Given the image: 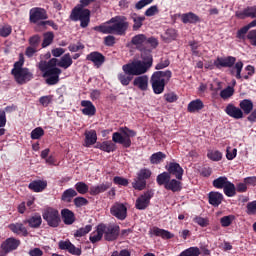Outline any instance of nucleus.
Segmentation results:
<instances>
[{
	"instance_id": "6ab92c4d",
	"label": "nucleus",
	"mask_w": 256,
	"mask_h": 256,
	"mask_svg": "<svg viewBox=\"0 0 256 256\" xmlns=\"http://www.w3.org/2000/svg\"><path fill=\"white\" fill-rule=\"evenodd\" d=\"M133 86L140 91H147V89H149V77L147 75H143L134 78Z\"/></svg>"
},
{
	"instance_id": "cd10ccee",
	"label": "nucleus",
	"mask_w": 256,
	"mask_h": 256,
	"mask_svg": "<svg viewBox=\"0 0 256 256\" xmlns=\"http://www.w3.org/2000/svg\"><path fill=\"white\" fill-rule=\"evenodd\" d=\"M164 189L172 191V193H179L183 189V184L177 179H170Z\"/></svg>"
},
{
	"instance_id": "e2e57ef3",
	"label": "nucleus",
	"mask_w": 256,
	"mask_h": 256,
	"mask_svg": "<svg viewBox=\"0 0 256 256\" xmlns=\"http://www.w3.org/2000/svg\"><path fill=\"white\" fill-rule=\"evenodd\" d=\"M246 213L247 215H256V200L247 204Z\"/></svg>"
},
{
	"instance_id": "0e129e2a",
	"label": "nucleus",
	"mask_w": 256,
	"mask_h": 256,
	"mask_svg": "<svg viewBox=\"0 0 256 256\" xmlns=\"http://www.w3.org/2000/svg\"><path fill=\"white\" fill-rule=\"evenodd\" d=\"M13 31V28L11 26L6 25L0 28V37H9Z\"/></svg>"
},
{
	"instance_id": "393cba45",
	"label": "nucleus",
	"mask_w": 256,
	"mask_h": 256,
	"mask_svg": "<svg viewBox=\"0 0 256 256\" xmlns=\"http://www.w3.org/2000/svg\"><path fill=\"white\" fill-rule=\"evenodd\" d=\"M8 227L10 231L16 235H22V237H27V235H29V231H27V228L23 223H12Z\"/></svg>"
},
{
	"instance_id": "72a5a7b5",
	"label": "nucleus",
	"mask_w": 256,
	"mask_h": 256,
	"mask_svg": "<svg viewBox=\"0 0 256 256\" xmlns=\"http://www.w3.org/2000/svg\"><path fill=\"white\" fill-rule=\"evenodd\" d=\"M89 239L91 243H99V241L103 239V229L101 227V224L97 226L96 231L90 234Z\"/></svg>"
},
{
	"instance_id": "7ed1b4c3",
	"label": "nucleus",
	"mask_w": 256,
	"mask_h": 256,
	"mask_svg": "<svg viewBox=\"0 0 256 256\" xmlns=\"http://www.w3.org/2000/svg\"><path fill=\"white\" fill-rule=\"evenodd\" d=\"M127 29H129V22L119 16L113 17L106 23L94 27V31L104 35H125Z\"/></svg>"
},
{
	"instance_id": "052dcab7",
	"label": "nucleus",
	"mask_w": 256,
	"mask_h": 256,
	"mask_svg": "<svg viewBox=\"0 0 256 256\" xmlns=\"http://www.w3.org/2000/svg\"><path fill=\"white\" fill-rule=\"evenodd\" d=\"M115 185H120L122 187H127L129 185V180L127 178H123L121 176H115L113 179Z\"/></svg>"
},
{
	"instance_id": "338daca9",
	"label": "nucleus",
	"mask_w": 256,
	"mask_h": 256,
	"mask_svg": "<svg viewBox=\"0 0 256 256\" xmlns=\"http://www.w3.org/2000/svg\"><path fill=\"white\" fill-rule=\"evenodd\" d=\"M53 101V96H42L39 98V103L42 104L43 107H49V104Z\"/></svg>"
},
{
	"instance_id": "2f4dec72",
	"label": "nucleus",
	"mask_w": 256,
	"mask_h": 256,
	"mask_svg": "<svg viewBox=\"0 0 256 256\" xmlns=\"http://www.w3.org/2000/svg\"><path fill=\"white\" fill-rule=\"evenodd\" d=\"M204 107L205 105L203 104V101H201V99H196L188 104L187 109L189 113H197L201 111V109H203Z\"/></svg>"
},
{
	"instance_id": "603ef678",
	"label": "nucleus",
	"mask_w": 256,
	"mask_h": 256,
	"mask_svg": "<svg viewBox=\"0 0 256 256\" xmlns=\"http://www.w3.org/2000/svg\"><path fill=\"white\" fill-rule=\"evenodd\" d=\"M234 93L235 89L231 86H228L220 92V97L224 100L230 99V97H233Z\"/></svg>"
},
{
	"instance_id": "f257e3e1",
	"label": "nucleus",
	"mask_w": 256,
	"mask_h": 256,
	"mask_svg": "<svg viewBox=\"0 0 256 256\" xmlns=\"http://www.w3.org/2000/svg\"><path fill=\"white\" fill-rule=\"evenodd\" d=\"M73 65V58L71 54L67 53L62 56L60 61L57 58H52L48 62L41 60L38 64V69L43 73L42 76L46 79L47 85H57L59 83V75H61V69H69Z\"/></svg>"
},
{
	"instance_id": "bf43d9fd",
	"label": "nucleus",
	"mask_w": 256,
	"mask_h": 256,
	"mask_svg": "<svg viewBox=\"0 0 256 256\" xmlns=\"http://www.w3.org/2000/svg\"><path fill=\"white\" fill-rule=\"evenodd\" d=\"M237 157V148H233L231 150V147H227L226 148V159H228V161H233V159H235Z\"/></svg>"
},
{
	"instance_id": "58836bf2",
	"label": "nucleus",
	"mask_w": 256,
	"mask_h": 256,
	"mask_svg": "<svg viewBox=\"0 0 256 256\" xmlns=\"http://www.w3.org/2000/svg\"><path fill=\"white\" fill-rule=\"evenodd\" d=\"M132 187L133 189H136V191H143V189L147 187V181H145L143 178L137 175L134 181L132 182Z\"/></svg>"
},
{
	"instance_id": "37998d69",
	"label": "nucleus",
	"mask_w": 256,
	"mask_h": 256,
	"mask_svg": "<svg viewBox=\"0 0 256 256\" xmlns=\"http://www.w3.org/2000/svg\"><path fill=\"white\" fill-rule=\"evenodd\" d=\"M163 159H167V155L163 152H156L150 156V163L152 165H159Z\"/></svg>"
},
{
	"instance_id": "0eeeda50",
	"label": "nucleus",
	"mask_w": 256,
	"mask_h": 256,
	"mask_svg": "<svg viewBox=\"0 0 256 256\" xmlns=\"http://www.w3.org/2000/svg\"><path fill=\"white\" fill-rule=\"evenodd\" d=\"M171 77H173L171 70L156 71L152 74L150 83L155 95H161L165 91V85L171 81Z\"/></svg>"
},
{
	"instance_id": "774afa93",
	"label": "nucleus",
	"mask_w": 256,
	"mask_h": 256,
	"mask_svg": "<svg viewBox=\"0 0 256 256\" xmlns=\"http://www.w3.org/2000/svg\"><path fill=\"white\" fill-rule=\"evenodd\" d=\"M246 37L250 41L251 45L256 47V29L249 31Z\"/></svg>"
},
{
	"instance_id": "9d476101",
	"label": "nucleus",
	"mask_w": 256,
	"mask_h": 256,
	"mask_svg": "<svg viewBox=\"0 0 256 256\" xmlns=\"http://www.w3.org/2000/svg\"><path fill=\"white\" fill-rule=\"evenodd\" d=\"M102 227V233L106 241H115L119 237V225H105L100 224Z\"/></svg>"
},
{
	"instance_id": "39448f33",
	"label": "nucleus",
	"mask_w": 256,
	"mask_h": 256,
	"mask_svg": "<svg viewBox=\"0 0 256 256\" xmlns=\"http://www.w3.org/2000/svg\"><path fill=\"white\" fill-rule=\"evenodd\" d=\"M237 61V58L233 56L228 57H218L214 61V66L216 69H222V67L231 69V75H235L236 79H242L241 71H243V62Z\"/></svg>"
},
{
	"instance_id": "4be33fe9",
	"label": "nucleus",
	"mask_w": 256,
	"mask_h": 256,
	"mask_svg": "<svg viewBox=\"0 0 256 256\" xmlns=\"http://www.w3.org/2000/svg\"><path fill=\"white\" fill-rule=\"evenodd\" d=\"M225 113H227L229 117H233V119H243V110L233 104L226 106Z\"/></svg>"
},
{
	"instance_id": "423d86ee",
	"label": "nucleus",
	"mask_w": 256,
	"mask_h": 256,
	"mask_svg": "<svg viewBox=\"0 0 256 256\" xmlns=\"http://www.w3.org/2000/svg\"><path fill=\"white\" fill-rule=\"evenodd\" d=\"M23 65H25V58L23 54H20L19 61L14 63V67L11 70V75H13L18 85H25V83H29L33 79V72L29 68H24Z\"/></svg>"
},
{
	"instance_id": "680f3d73",
	"label": "nucleus",
	"mask_w": 256,
	"mask_h": 256,
	"mask_svg": "<svg viewBox=\"0 0 256 256\" xmlns=\"http://www.w3.org/2000/svg\"><path fill=\"white\" fill-rule=\"evenodd\" d=\"M39 43H41V36L34 35V36L30 37V39H29L30 47H34L35 49H37L39 47Z\"/></svg>"
},
{
	"instance_id": "f704fd0d",
	"label": "nucleus",
	"mask_w": 256,
	"mask_h": 256,
	"mask_svg": "<svg viewBox=\"0 0 256 256\" xmlns=\"http://www.w3.org/2000/svg\"><path fill=\"white\" fill-rule=\"evenodd\" d=\"M131 19L134 23L132 26L133 31H139V29L143 27V21H145V16H139L134 13L131 15Z\"/></svg>"
},
{
	"instance_id": "473e14b6",
	"label": "nucleus",
	"mask_w": 256,
	"mask_h": 256,
	"mask_svg": "<svg viewBox=\"0 0 256 256\" xmlns=\"http://www.w3.org/2000/svg\"><path fill=\"white\" fill-rule=\"evenodd\" d=\"M161 37L165 43H171V41H175L178 37L177 30L168 28Z\"/></svg>"
},
{
	"instance_id": "2eb2a0df",
	"label": "nucleus",
	"mask_w": 256,
	"mask_h": 256,
	"mask_svg": "<svg viewBox=\"0 0 256 256\" xmlns=\"http://www.w3.org/2000/svg\"><path fill=\"white\" fill-rule=\"evenodd\" d=\"M48 19L47 11L43 8L35 7L30 10V22L39 23Z\"/></svg>"
},
{
	"instance_id": "ddd939ff",
	"label": "nucleus",
	"mask_w": 256,
	"mask_h": 256,
	"mask_svg": "<svg viewBox=\"0 0 256 256\" xmlns=\"http://www.w3.org/2000/svg\"><path fill=\"white\" fill-rule=\"evenodd\" d=\"M110 213L119 221H125L127 219V206L121 202H116L111 206Z\"/></svg>"
},
{
	"instance_id": "a18cd8bd",
	"label": "nucleus",
	"mask_w": 256,
	"mask_h": 256,
	"mask_svg": "<svg viewBox=\"0 0 256 256\" xmlns=\"http://www.w3.org/2000/svg\"><path fill=\"white\" fill-rule=\"evenodd\" d=\"M207 157L210 161L219 162L223 159V153L219 150H208Z\"/></svg>"
},
{
	"instance_id": "864d4df0",
	"label": "nucleus",
	"mask_w": 256,
	"mask_h": 256,
	"mask_svg": "<svg viewBox=\"0 0 256 256\" xmlns=\"http://www.w3.org/2000/svg\"><path fill=\"white\" fill-rule=\"evenodd\" d=\"M235 221L234 215H228L220 218V225L222 227H230V225Z\"/></svg>"
},
{
	"instance_id": "3c124183",
	"label": "nucleus",
	"mask_w": 256,
	"mask_h": 256,
	"mask_svg": "<svg viewBox=\"0 0 256 256\" xmlns=\"http://www.w3.org/2000/svg\"><path fill=\"white\" fill-rule=\"evenodd\" d=\"M75 189L80 195H85L89 192V186L85 182H78L75 184Z\"/></svg>"
},
{
	"instance_id": "ea45409f",
	"label": "nucleus",
	"mask_w": 256,
	"mask_h": 256,
	"mask_svg": "<svg viewBox=\"0 0 256 256\" xmlns=\"http://www.w3.org/2000/svg\"><path fill=\"white\" fill-rule=\"evenodd\" d=\"M97 149L105 151L106 153H112L113 151H115V143L111 141H104L101 144L97 145Z\"/></svg>"
},
{
	"instance_id": "6e6d98bb",
	"label": "nucleus",
	"mask_w": 256,
	"mask_h": 256,
	"mask_svg": "<svg viewBox=\"0 0 256 256\" xmlns=\"http://www.w3.org/2000/svg\"><path fill=\"white\" fill-rule=\"evenodd\" d=\"M194 223L199 227H209V218H203L201 216H195L193 219Z\"/></svg>"
},
{
	"instance_id": "bb28decb",
	"label": "nucleus",
	"mask_w": 256,
	"mask_h": 256,
	"mask_svg": "<svg viewBox=\"0 0 256 256\" xmlns=\"http://www.w3.org/2000/svg\"><path fill=\"white\" fill-rule=\"evenodd\" d=\"M84 147H91V145H95L97 143V131L88 130L84 133Z\"/></svg>"
},
{
	"instance_id": "69168bd1",
	"label": "nucleus",
	"mask_w": 256,
	"mask_h": 256,
	"mask_svg": "<svg viewBox=\"0 0 256 256\" xmlns=\"http://www.w3.org/2000/svg\"><path fill=\"white\" fill-rule=\"evenodd\" d=\"M88 203L89 201L85 197H76L74 199V205L76 207H85Z\"/></svg>"
},
{
	"instance_id": "9b49d317",
	"label": "nucleus",
	"mask_w": 256,
	"mask_h": 256,
	"mask_svg": "<svg viewBox=\"0 0 256 256\" xmlns=\"http://www.w3.org/2000/svg\"><path fill=\"white\" fill-rule=\"evenodd\" d=\"M153 195H155V193H153L152 190H148L143 194H141L136 199V203H135L136 209H138L139 211H145V209L149 207V204L151 203V199H153Z\"/></svg>"
},
{
	"instance_id": "f03ea898",
	"label": "nucleus",
	"mask_w": 256,
	"mask_h": 256,
	"mask_svg": "<svg viewBox=\"0 0 256 256\" xmlns=\"http://www.w3.org/2000/svg\"><path fill=\"white\" fill-rule=\"evenodd\" d=\"M148 53V54H147ZM142 60H134L122 66L123 73H128L134 77L145 75L153 67V55L150 52L140 54Z\"/></svg>"
},
{
	"instance_id": "b1692460",
	"label": "nucleus",
	"mask_w": 256,
	"mask_h": 256,
	"mask_svg": "<svg viewBox=\"0 0 256 256\" xmlns=\"http://www.w3.org/2000/svg\"><path fill=\"white\" fill-rule=\"evenodd\" d=\"M81 107H84L82 109L83 115H87L88 117H93V115L97 113V109L95 108V105H93V102L89 100H82Z\"/></svg>"
},
{
	"instance_id": "7c9ffc66",
	"label": "nucleus",
	"mask_w": 256,
	"mask_h": 256,
	"mask_svg": "<svg viewBox=\"0 0 256 256\" xmlns=\"http://www.w3.org/2000/svg\"><path fill=\"white\" fill-rule=\"evenodd\" d=\"M178 17H181L182 23H197L199 22V16L193 12H188L184 14H178Z\"/></svg>"
},
{
	"instance_id": "412c9836",
	"label": "nucleus",
	"mask_w": 256,
	"mask_h": 256,
	"mask_svg": "<svg viewBox=\"0 0 256 256\" xmlns=\"http://www.w3.org/2000/svg\"><path fill=\"white\" fill-rule=\"evenodd\" d=\"M28 189L33 191L34 193H42L47 189V181L46 180H34L29 183Z\"/></svg>"
},
{
	"instance_id": "09e8293b",
	"label": "nucleus",
	"mask_w": 256,
	"mask_h": 256,
	"mask_svg": "<svg viewBox=\"0 0 256 256\" xmlns=\"http://www.w3.org/2000/svg\"><path fill=\"white\" fill-rule=\"evenodd\" d=\"M43 42H42V47L45 49V47H49L51 43H53V39H55V34L53 32H46L43 34Z\"/></svg>"
},
{
	"instance_id": "aec40b11",
	"label": "nucleus",
	"mask_w": 256,
	"mask_h": 256,
	"mask_svg": "<svg viewBox=\"0 0 256 256\" xmlns=\"http://www.w3.org/2000/svg\"><path fill=\"white\" fill-rule=\"evenodd\" d=\"M236 17H238V19H256V5L248 6L244 10L236 12Z\"/></svg>"
},
{
	"instance_id": "4468645a",
	"label": "nucleus",
	"mask_w": 256,
	"mask_h": 256,
	"mask_svg": "<svg viewBox=\"0 0 256 256\" xmlns=\"http://www.w3.org/2000/svg\"><path fill=\"white\" fill-rule=\"evenodd\" d=\"M131 43L136 47V49L141 53H151L150 49L145 48L147 45V36L145 34H137L132 37Z\"/></svg>"
},
{
	"instance_id": "c85d7f7f",
	"label": "nucleus",
	"mask_w": 256,
	"mask_h": 256,
	"mask_svg": "<svg viewBox=\"0 0 256 256\" xmlns=\"http://www.w3.org/2000/svg\"><path fill=\"white\" fill-rule=\"evenodd\" d=\"M62 220L65 225H73L75 223V214L69 209L61 210Z\"/></svg>"
},
{
	"instance_id": "c756f323",
	"label": "nucleus",
	"mask_w": 256,
	"mask_h": 256,
	"mask_svg": "<svg viewBox=\"0 0 256 256\" xmlns=\"http://www.w3.org/2000/svg\"><path fill=\"white\" fill-rule=\"evenodd\" d=\"M208 199L210 205H213V207H219L220 203L223 202V194L219 192H210Z\"/></svg>"
},
{
	"instance_id": "1a4fd4ad",
	"label": "nucleus",
	"mask_w": 256,
	"mask_h": 256,
	"mask_svg": "<svg viewBox=\"0 0 256 256\" xmlns=\"http://www.w3.org/2000/svg\"><path fill=\"white\" fill-rule=\"evenodd\" d=\"M42 217L46 221L49 227H57L61 223V216L59 215V210L51 207H47L42 212Z\"/></svg>"
},
{
	"instance_id": "13d9d810",
	"label": "nucleus",
	"mask_w": 256,
	"mask_h": 256,
	"mask_svg": "<svg viewBox=\"0 0 256 256\" xmlns=\"http://www.w3.org/2000/svg\"><path fill=\"white\" fill-rule=\"evenodd\" d=\"M85 49V45L81 42H77L76 44H70L68 46V50L71 51V53H77V51H81Z\"/></svg>"
},
{
	"instance_id": "c03bdc74",
	"label": "nucleus",
	"mask_w": 256,
	"mask_h": 256,
	"mask_svg": "<svg viewBox=\"0 0 256 256\" xmlns=\"http://www.w3.org/2000/svg\"><path fill=\"white\" fill-rule=\"evenodd\" d=\"M229 183V180L225 176H220L213 180L212 185L216 189H224V187Z\"/></svg>"
},
{
	"instance_id": "de8ad7c7",
	"label": "nucleus",
	"mask_w": 256,
	"mask_h": 256,
	"mask_svg": "<svg viewBox=\"0 0 256 256\" xmlns=\"http://www.w3.org/2000/svg\"><path fill=\"white\" fill-rule=\"evenodd\" d=\"M223 190L226 197H235L236 195L235 184H233L232 182L228 181V183L224 186Z\"/></svg>"
},
{
	"instance_id": "4d7b16f0",
	"label": "nucleus",
	"mask_w": 256,
	"mask_h": 256,
	"mask_svg": "<svg viewBox=\"0 0 256 256\" xmlns=\"http://www.w3.org/2000/svg\"><path fill=\"white\" fill-rule=\"evenodd\" d=\"M45 135V130L41 127H37L31 132V139H41Z\"/></svg>"
},
{
	"instance_id": "49530a36",
	"label": "nucleus",
	"mask_w": 256,
	"mask_h": 256,
	"mask_svg": "<svg viewBox=\"0 0 256 256\" xmlns=\"http://www.w3.org/2000/svg\"><path fill=\"white\" fill-rule=\"evenodd\" d=\"M200 255H201V250H199V247H190L182 251L179 256H200Z\"/></svg>"
},
{
	"instance_id": "f3484780",
	"label": "nucleus",
	"mask_w": 256,
	"mask_h": 256,
	"mask_svg": "<svg viewBox=\"0 0 256 256\" xmlns=\"http://www.w3.org/2000/svg\"><path fill=\"white\" fill-rule=\"evenodd\" d=\"M58 247L59 249H61L62 251H68V253H70V255H76V256H80L82 251L81 248L76 247L75 245H73V243H71V241L69 240H61L58 243Z\"/></svg>"
},
{
	"instance_id": "5fc2aeb1",
	"label": "nucleus",
	"mask_w": 256,
	"mask_h": 256,
	"mask_svg": "<svg viewBox=\"0 0 256 256\" xmlns=\"http://www.w3.org/2000/svg\"><path fill=\"white\" fill-rule=\"evenodd\" d=\"M151 175H153V173L149 170V168H142L137 173V176L144 181H147V179H151Z\"/></svg>"
},
{
	"instance_id": "4c0bfd02",
	"label": "nucleus",
	"mask_w": 256,
	"mask_h": 256,
	"mask_svg": "<svg viewBox=\"0 0 256 256\" xmlns=\"http://www.w3.org/2000/svg\"><path fill=\"white\" fill-rule=\"evenodd\" d=\"M118 81L123 85V87H127L133 81V74L129 73H119L118 74Z\"/></svg>"
},
{
	"instance_id": "c9c22d12",
	"label": "nucleus",
	"mask_w": 256,
	"mask_h": 256,
	"mask_svg": "<svg viewBox=\"0 0 256 256\" xmlns=\"http://www.w3.org/2000/svg\"><path fill=\"white\" fill-rule=\"evenodd\" d=\"M73 197H77V191L73 188H69L62 193L61 199L64 203H71V201H73Z\"/></svg>"
},
{
	"instance_id": "a878e982",
	"label": "nucleus",
	"mask_w": 256,
	"mask_h": 256,
	"mask_svg": "<svg viewBox=\"0 0 256 256\" xmlns=\"http://www.w3.org/2000/svg\"><path fill=\"white\" fill-rule=\"evenodd\" d=\"M150 234L155 237H161L162 239H173L175 235L168 230L161 229L159 227H154L150 230Z\"/></svg>"
},
{
	"instance_id": "5701e85b",
	"label": "nucleus",
	"mask_w": 256,
	"mask_h": 256,
	"mask_svg": "<svg viewBox=\"0 0 256 256\" xmlns=\"http://www.w3.org/2000/svg\"><path fill=\"white\" fill-rule=\"evenodd\" d=\"M24 223H27L31 229H39L43 223V218H41V214L35 213L26 219Z\"/></svg>"
},
{
	"instance_id": "6e6552de",
	"label": "nucleus",
	"mask_w": 256,
	"mask_h": 256,
	"mask_svg": "<svg viewBox=\"0 0 256 256\" xmlns=\"http://www.w3.org/2000/svg\"><path fill=\"white\" fill-rule=\"evenodd\" d=\"M137 132L127 127H120L119 132L112 134V141L118 145L124 146L125 149L131 147V137H136Z\"/></svg>"
},
{
	"instance_id": "f8f14e48",
	"label": "nucleus",
	"mask_w": 256,
	"mask_h": 256,
	"mask_svg": "<svg viewBox=\"0 0 256 256\" xmlns=\"http://www.w3.org/2000/svg\"><path fill=\"white\" fill-rule=\"evenodd\" d=\"M21 245V241L16 238H8L4 242H2L0 249V256H6L7 253H11V251H15Z\"/></svg>"
},
{
	"instance_id": "79ce46f5",
	"label": "nucleus",
	"mask_w": 256,
	"mask_h": 256,
	"mask_svg": "<svg viewBox=\"0 0 256 256\" xmlns=\"http://www.w3.org/2000/svg\"><path fill=\"white\" fill-rule=\"evenodd\" d=\"M170 180H171V174H169L168 172H163L157 176L156 183H158V185L160 186H164L165 188L167 183H169Z\"/></svg>"
},
{
	"instance_id": "a211bd4d",
	"label": "nucleus",
	"mask_w": 256,
	"mask_h": 256,
	"mask_svg": "<svg viewBox=\"0 0 256 256\" xmlns=\"http://www.w3.org/2000/svg\"><path fill=\"white\" fill-rule=\"evenodd\" d=\"M86 61H91L94 64V67H101L105 63V56L97 51L91 52L86 56Z\"/></svg>"
},
{
	"instance_id": "20e7f679",
	"label": "nucleus",
	"mask_w": 256,
	"mask_h": 256,
	"mask_svg": "<svg viewBox=\"0 0 256 256\" xmlns=\"http://www.w3.org/2000/svg\"><path fill=\"white\" fill-rule=\"evenodd\" d=\"M91 3H95V0H80V4L71 11L70 20L80 21L82 29H86V27H89V23H91V10L85 8L89 7Z\"/></svg>"
},
{
	"instance_id": "8fccbe9b",
	"label": "nucleus",
	"mask_w": 256,
	"mask_h": 256,
	"mask_svg": "<svg viewBox=\"0 0 256 256\" xmlns=\"http://www.w3.org/2000/svg\"><path fill=\"white\" fill-rule=\"evenodd\" d=\"M93 229V226L91 224L86 225L85 227L79 228L74 233V237H85L87 233H91V230Z\"/></svg>"
},
{
	"instance_id": "e433bc0d",
	"label": "nucleus",
	"mask_w": 256,
	"mask_h": 256,
	"mask_svg": "<svg viewBox=\"0 0 256 256\" xmlns=\"http://www.w3.org/2000/svg\"><path fill=\"white\" fill-rule=\"evenodd\" d=\"M239 107L244 112L245 115H249V113L253 111V101L249 99H244L240 101Z\"/></svg>"
},
{
	"instance_id": "dca6fc26",
	"label": "nucleus",
	"mask_w": 256,
	"mask_h": 256,
	"mask_svg": "<svg viewBox=\"0 0 256 256\" xmlns=\"http://www.w3.org/2000/svg\"><path fill=\"white\" fill-rule=\"evenodd\" d=\"M166 170L168 171L169 175H174L178 181H181L183 179V173L185 171L183 170V167L177 162H170L168 165H166Z\"/></svg>"
},
{
	"instance_id": "a19ab883",
	"label": "nucleus",
	"mask_w": 256,
	"mask_h": 256,
	"mask_svg": "<svg viewBox=\"0 0 256 256\" xmlns=\"http://www.w3.org/2000/svg\"><path fill=\"white\" fill-rule=\"evenodd\" d=\"M107 189H109V185L107 184L95 185L90 187L89 193L90 195H99V193H105Z\"/></svg>"
}]
</instances>
